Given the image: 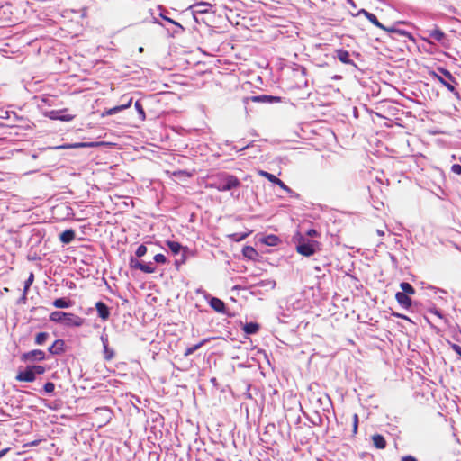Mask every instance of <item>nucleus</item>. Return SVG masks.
<instances>
[{
    "label": "nucleus",
    "instance_id": "1",
    "mask_svg": "<svg viewBox=\"0 0 461 461\" xmlns=\"http://www.w3.org/2000/svg\"><path fill=\"white\" fill-rule=\"evenodd\" d=\"M429 75L439 81L445 87L447 88L451 93H453L456 96H459L458 91L456 89V86L457 85V81L454 77V76L446 68H438V72L430 71Z\"/></svg>",
    "mask_w": 461,
    "mask_h": 461
},
{
    "label": "nucleus",
    "instance_id": "2",
    "mask_svg": "<svg viewBox=\"0 0 461 461\" xmlns=\"http://www.w3.org/2000/svg\"><path fill=\"white\" fill-rule=\"evenodd\" d=\"M219 176L221 177L219 181L208 184L206 186L216 189L219 192H226L240 185V180L233 175L221 174Z\"/></svg>",
    "mask_w": 461,
    "mask_h": 461
},
{
    "label": "nucleus",
    "instance_id": "3",
    "mask_svg": "<svg viewBox=\"0 0 461 461\" xmlns=\"http://www.w3.org/2000/svg\"><path fill=\"white\" fill-rule=\"evenodd\" d=\"M46 371L43 366H27L23 371H19L15 376L18 382L32 383L36 379V375H42Z\"/></svg>",
    "mask_w": 461,
    "mask_h": 461
},
{
    "label": "nucleus",
    "instance_id": "4",
    "mask_svg": "<svg viewBox=\"0 0 461 461\" xmlns=\"http://www.w3.org/2000/svg\"><path fill=\"white\" fill-rule=\"evenodd\" d=\"M319 249L320 243L318 241L305 240L304 238H301L299 244L296 246V251L304 257H311Z\"/></svg>",
    "mask_w": 461,
    "mask_h": 461
},
{
    "label": "nucleus",
    "instance_id": "5",
    "mask_svg": "<svg viewBox=\"0 0 461 461\" xmlns=\"http://www.w3.org/2000/svg\"><path fill=\"white\" fill-rule=\"evenodd\" d=\"M428 37L431 38L435 41L439 42L444 48H449V40L446 33L438 26H435L431 30H427Z\"/></svg>",
    "mask_w": 461,
    "mask_h": 461
},
{
    "label": "nucleus",
    "instance_id": "6",
    "mask_svg": "<svg viewBox=\"0 0 461 461\" xmlns=\"http://www.w3.org/2000/svg\"><path fill=\"white\" fill-rule=\"evenodd\" d=\"M129 265L131 269H140V271L147 273V274H152L156 271V267H154V265L151 262H149V263L140 262L134 258H130Z\"/></svg>",
    "mask_w": 461,
    "mask_h": 461
},
{
    "label": "nucleus",
    "instance_id": "7",
    "mask_svg": "<svg viewBox=\"0 0 461 461\" xmlns=\"http://www.w3.org/2000/svg\"><path fill=\"white\" fill-rule=\"evenodd\" d=\"M46 358L45 352L41 349H33L22 354L21 360L23 362L43 361Z\"/></svg>",
    "mask_w": 461,
    "mask_h": 461
},
{
    "label": "nucleus",
    "instance_id": "8",
    "mask_svg": "<svg viewBox=\"0 0 461 461\" xmlns=\"http://www.w3.org/2000/svg\"><path fill=\"white\" fill-rule=\"evenodd\" d=\"M85 323V319L73 312H66L64 326L69 328H79Z\"/></svg>",
    "mask_w": 461,
    "mask_h": 461
},
{
    "label": "nucleus",
    "instance_id": "9",
    "mask_svg": "<svg viewBox=\"0 0 461 461\" xmlns=\"http://www.w3.org/2000/svg\"><path fill=\"white\" fill-rule=\"evenodd\" d=\"M247 100H250L253 103H280L282 98L279 96L260 95L248 97Z\"/></svg>",
    "mask_w": 461,
    "mask_h": 461
},
{
    "label": "nucleus",
    "instance_id": "10",
    "mask_svg": "<svg viewBox=\"0 0 461 461\" xmlns=\"http://www.w3.org/2000/svg\"><path fill=\"white\" fill-rule=\"evenodd\" d=\"M95 309L98 316L103 321H107L110 317V310L108 306L102 301H99L95 303Z\"/></svg>",
    "mask_w": 461,
    "mask_h": 461
},
{
    "label": "nucleus",
    "instance_id": "11",
    "mask_svg": "<svg viewBox=\"0 0 461 461\" xmlns=\"http://www.w3.org/2000/svg\"><path fill=\"white\" fill-rule=\"evenodd\" d=\"M395 299L397 303L405 309H409L411 306V299L410 295L406 294L405 293L397 292L395 294Z\"/></svg>",
    "mask_w": 461,
    "mask_h": 461
},
{
    "label": "nucleus",
    "instance_id": "12",
    "mask_svg": "<svg viewBox=\"0 0 461 461\" xmlns=\"http://www.w3.org/2000/svg\"><path fill=\"white\" fill-rule=\"evenodd\" d=\"M131 102H132V99L131 98L127 104H122V105H117V106H114L113 108H110V109H106L105 111L103 112L102 113V117H104V116H109V115H113V114H115L122 110H125L129 107H131Z\"/></svg>",
    "mask_w": 461,
    "mask_h": 461
},
{
    "label": "nucleus",
    "instance_id": "13",
    "mask_svg": "<svg viewBox=\"0 0 461 461\" xmlns=\"http://www.w3.org/2000/svg\"><path fill=\"white\" fill-rule=\"evenodd\" d=\"M359 14H362L372 24H374L377 28L385 29V26L378 21V19L376 18V16L374 14H372L365 9H361L359 11Z\"/></svg>",
    "mask_w": 461,
    "mask_h": 461
},
{
    "label": "nucleus",
    "instance_id": "14",
    "mask_svg": "<svg viewBox=\"0 0 461 461\" xmlns=\"http://www.w3.org/2000/svg\"><path fill=\"white\" fill-rule=\"evenodd\" d=\"M209 304L217 312L223 313L225 312L226 306L224 302L217 297H212L209 301Z\"/></svg>",
    "mask_w": 461,
    "mask_h": 461
},
{
    "label": "nucleus",
    "instance_id": "15",
    "mask_svg": "<svg viewBox=\"0 0 461 461\" xmlns=\"http://www.w3.org/2000/svg\"><path fill=\"white\" fill-rule=\"evenodd\" d=\"M65 342L63 339H56L49 348V352L53 355H59L64 352Z\"/></svg>",
    "mask_w": 461,
    "mask_h": 461
},
{
    "label": "nucleus",
    "instance_id": "16",
    "mask_svg": "<svg viewBox=\"0 0 461 461\" xmlns=\"http://www.w3.org/2000/svg\"><path fill=\"white\" fill-rule=\"evenodd\" d=\"M73 304H74L73 301L64 298V297L57 298L52 303V305L58 309H67V308L71 307Z\"/></svg>",
    "mask_w": 461,
    "mask_h": 461
},
{
    "label": "nucleus",
    "instance_id": "17",
    "mask_svg": "<svg viewBox=\"0 0 461 461\" xmlns=\"http://www.w3.org/2000/svg\"><path fill=\"white\" fill-rule=\"evenodd\" d=\"M65 317H66V312H61V311L52 312L49 316L50 321L59 323V324H64Z\"/></svg>",
    "mask_w": 461,
    "mask_h": 461
},
{
    "label": "nucleus",
    "instance_id": "18",
    "mask_svg": "<svg viewBox=\"0 0 461 461\" xmlns=\"http://www.w3.org/2000/svg\"><path fill=\"white\" fill-rule=\"evenodd\" d=\"M372 441H373L374 446L377 449H384L386 447V445H387L386 440H385L384 437L381 434L373 435Z\"/></svg>",
    "mask_w": 461,
    "mask_h": 461
},
{
    "label": "nucleus",
    "instance_id": "19",
    "mask_svg": "<svg viewBox=\"0 0 461 461\" xmlns=\"http://www.w3.org/2000/svg\"><path fill=\"white\" fill-rule=\"evenodd\" d=\"M336 56L339 61L344 64H351L352 60L350 59L349 52L343 49H339L336 50Z\"/></svg>",
    "mask_w": 461,
    "mask_h": 461
},
{
    "label": "nucleus",
    "instance_id": "20",
    "mask_svg": "<svg viewBox=\"0 0 461 461\" xmlns=\"http://www.w3.org/2000/svg\"><path fill=\"white\" fill-rule=\"evenodd\" d=\"M76 233L73 230H66L59 235V240L64 244H68L74 240Z\"/></svg>",
    "mask_w": 461,
    "mask_h": 461
},
{
    "label": "nucleus",
    "instance_id": "21",
    "mask_svg": "<svg viewBox=\"0 0 461 461\" xmlns=\"http://www.w3.org/2000/svg\"><path fill=\"white\" fill-rule=\"evenodd\" d=\"M261 242L267 246H276L280 242V239L276 235L269 234L261 239Z\"/></svg>",
    "mask_w": 461,
    "mask_h": 461
},
{
    "label": "nucleus",
    "instance_id": "22",
    "mask_svg": "<svg viewBox=\"0 0 461 461\" xmlns=\"http://www.w3.org/2000/svg\"><path fill=\"white\" fill-rule=\"evenodd\" d=\"M212 5L205 2L196 3L192 5L195 13L198 14H206L208 12L209 7Z\"/></svg>",
    "mask_w": 461,
    "mask_h": 461
},
{
    "label": "nucleus",
    "instance_id": "23",
    "mask_svg": "<svg viewBox=\"0 0 461 461\" xmlns=\"http://www.w3.org/2000/svg\"><path fill=\"white\" fill-rule=\"evenodd\" d=\"M166 244L174 255L178 254L183 249L182 245L177 241L167 240Z\"/></svg>",
    "mask_w": 461,
    "mask_h": 461
},
{
    "label": "nucleus",
    "instance_id": "24",
    "mask_svg": "<svg viewBox=\"0 0 461 461\" xmlns=\"http://www.w3.org/2000/svg\"><path fill=\"white\" fill-rule=\"evenodd\" d=\"M258 330H259V324H258L256 322L246 323L245 326L243 327V330L247 334H255L258 331Z\"/></svg>",
    "mask_w": 461,
    "mask_h": 461
},
{
    "label": "nucleus",
    "instance_id": "25",
    "mask_svg": "<svg viewBox=\"0 0 461 461\" xmlns=\"http://www.w3.org/2000/svg\"><path fill=\"white\" fill-rule=\"evenodd\" d=\"M208 341V339H204L203 340H201L199 343L192 346V347H189L185 349V356L187 357L189 355H192L194 351H196L197 349H199L202 346H203L206 342Z\"/></svg>",
    "mask_w": 461,
    "mask_h": 461
},
{
    "label": "nucleus",
    "instance_id": "26",
    "mask_svg": "<svg viewBox=\"0 0 461 461\" xmlns=\"http://www.w3.org/2000/svg\"><path fill=\"white\" fill-rule=\"evenodd\" d=\"M400 287L402 289V293H405L406 294L408 295H413L415 294V289L413 288V286L407 283V282H402L400 284Z\"/></svg>",
    "mask_w": 461,
    "mask_h": 461
},
{
    "label": "nucleus",
    "instance_id": "27",
    "mask_svg": "<svg viewBox=\"0 0 461 461\" xmlns=\"http://www.w3.org/2000/svg\"><path fill=\"white\" fill-rule=\"evenodd\" d=\"M384 31L390 32H395L399 35L405 36L409 39H412L411 34L404 30L396 29L394 27H386L385 29H383Z\"/></svg>",
    "mask_w": 461,
    "mask_h": 461
},
{
    "label": "nucleus",
    "instance_id": "28",
    "mask_svg": "<svg viewBox=\"0 0 461 461\" xmlns=\"http://www.w3.org/2000/svg\"><path fill=\"white\" fill-rule=\"evenodd\" d=\"M33 281H34V274L32 272V273H30L29 277L27 278V280L24 283V288H23V298L26 297L29 288L32 285V284L33 283Z\"/></svg>",
    "mask_w": 461,
    "mask_h": 461
},
{
    "label": "nucleus",
    "instance_id": "29",
    "mask_svg": "<svg viewBox=\"0 0 461 461\" xmlns=\"http://www.w3.org/2000/svg\"><path fill=\"white\" fill-rule=\"evenodd\" d=\"M258 173L259 176L267 178L268 181H270L273 184H276V181H278V178L275 175H273V174H271L269 172H267V171H264V170H259Z\"/></svg>",
    "mask_w": 461,
    "mask_h": 461
},
{
    "label": "nucleus",
    "instance_id": "30",
    "mask_svg": "<svg viewBox=\"0 0 461 461\" xmlns=\"http://www.w3.org/2000/svg\"><path fill=\"white\" fill-rule=\"evenodd\" d=\"M49 338L48 332H39L35 337V343L37 345H42L46 342Z\"/></svg>",
    "mask_w": 461,
    "mask_h": 461
},
{
    "label": "nucleus",
    "instance_id": "31",
    "mask_svg": "<svg viewBox=\"0 0 461 461\" xmlns=\"http://www.w3.org/2000/svg\"><path fill=\"white\" fill-rule=\"evenodd\" d=\"M134 106L140 115V120L144 121L146 119V113L140 101H136Z\"/></svg>",
    "mask_w": 461,
    "mask_h": 461
},
{
    "label": "nucleus",
    "instance_id": "32",
    "mask_svg": "<svg viewBox=\"0 0 461 461\" xmlns=\"http://www.w3.org/2000/svg\"><path fill=\"white\" fill-rule=\"evenodd\" d=\"M359 418L357 413L352 416V436H356L358 429Z\"/></svg>",
    "mask_w": 461,
    "mask_h": 461
},
{
    "label": "nucleus",
    "instance_id": "33",
    "mask_svg": "<svg viewBox=\"0 0 461 461\" xmlns=\"http://www.w3.org/2000/svg\"><path fill=\"white\" fill-rule=\"evenodd\" d=\"M147 250H148L147 247L142 244V245H140L138 247V249H136L135 254H136V256L138 258H141V257H143L147 253Z\"/></svg>",
    "mask_w": 461,
    "mask_h": 461
},
{
    "label": "nucleus",
    "instance_id": "34",
    "mask_svg": "<svg viewBox=\"0 0 461 461\" xmlns=\"http://www.w3.org/2000/svg\"><path fill=\"white\" fill-rule=\"evenodd\" d=\"M101 143H94V142H91V143H77V144H74L72 145L71 147H76V148H78V147H95V146H99ZM69 146H62L61 148H68Z\"/></svg>",
    "mask_w": 461,
    "mask_h": 461
},
{
    "label": "nucleus",
    "instance_id": "35",
    "mask_svg": "<svg viewBox=\"0 0 461 461\" xmlns=\"http://www.w3.org/2000/svg\"><path fill=\"white\" fill-rule=\"evenodd\" d=\"M43 389L46 393H51L54 392L55 384L52 382H48L44 384Z\"/></svg>",
    "mask_w": 461,
    "mask_h": 461
},
{
    "label": "nucleus",
    "instance_id": "36",
    "mask_svg": "<svg viewBox=\"0 0 461 461\" xmlns=\"http://www.w3.org/2000/svg\"><path fill=\"white\" fill-rule=\"evenodd\" d=\"M154 260L157 262V263H159V264H165L167 263V258L165 257V255L163 254H156L154 256Z\"/></svg>",
    "mask_w": 461,
    "mask_h": 461
},
{
    "label": "nucleus",
    "instance_id": "37",
    "mask_svg": "<svg viewBox=\"0 0 461 461\" xmlns=\"http://www.w3.org/2000/svg\"><path fill=\"white\" fill-rule=\"evenodd\" d=\"M247 236H249V233H244V234H238V233H235V234H232V235H231V238H232L235 241H240V240H244Z\"/></svg>",
    "mask_w": 461,
    "mask_h": 461
},
{
    "label": "nucleus",
    "instance_id": "38",
    "mask_svg": "<svg viewBox=\"0 0 461 461\" xmlns=\"http://www.w3.org/2000/svg\"><path fill=\"white\" fill-rule=\"evenodd\" d=\"M451 171L456 175H461V166L459 164L452 165Z\"/></svg>",
    "mask_w": 461,
    "mask_h": 461
},
{
    "label": "nucleus",
    "instance_id": "39",
    "mask_svg": "<svg viewBox=\"0 0 461 461\" xmlns=\"http://www.w3.org/2000/svg\"><path fill=\"white\" fill-rule=\"evenodd\" d=\"M276 185H277L280 188H282L285 191H287V192L291 191V189L279 178H278V181H276Z\"/></svg>",
    "mask_w": 461,
    "mask_h": 461
},
{
    "label": "nucleus",
    "instance_id": "40",
    "mask_svg": "<svg viewBox=\"0 0 461 461\" xmlns=\"http://www.w3.org/2000/svg\"><path fill=\"white\" fill-rule=\"evenodd\" d=\"M451 348L461 357V346L457 344H452Z\"/></svg>",
    "mask_w": 461,
    "mask_h": 461
},
{
    "label": "nucleus",
    "instance_id": "41",
    "mask_svg": "<svg viewBox=\"0 0 461 461\" xmlns=\"http://www.w3.org/2000/svg\"><path fill=\"white\" fill-rule=\"evenodd\" d=\"M306 234L310 237H317L319 235L318 231L314 229L308 230Z\"/></svg>",
    "mask_w": 461,
    "mask_h": 461
},
{
    "label": "nucleus",
    "instance_id": "42",
    "mask_svg": "<svg viewBox=\"0 0 461 461\" xmlns=\"http://www.w3.org/2000/svg\"><path fill=\"white\" fill-rule=\"evenodd\" d=\"M393 315L397 317V318H400V319H403V320H406V321H411L410 318L407 317L406 315L404 314H402V313H398V312H393Z\"/></svg>",
    "mask_w": 461,
    "mask_h": 461
},
{
    "label": "nucleus",
    "instance_id": "43",
    "mask_svg": "<svg viewBox=\"0 0 461 461\" xmlns=\"http://www.w3.org/2000/svg\"><path fill=\"white\" fill-rule=\"evenodd\" d=\"M57 118L61 120V121L68 122V121H71L74 118V116H72V115H64V116H60V117H57Z\"/></svg>",
    "mask_w": 461,
    "mask_h": 461
},
{
    "label": "nucleus",
    "instance_id": "44",
    "mask_svg": "<svg viewBox=\"0 0 461 461\" xmlns=\"http://www.w3.org/2000/svg\"><path fill=\"white\" fill-rule=\"evenodd\" d=\"M401 461H417V459L412 456H405L402 457Z\"/></svg>",
    "mask_w": 461,
    "mask_h": 461
},
{
    "label": "nucleus",
    "instance_id": "45",
    "mask_svg": "<svg viewBox=\"0 0 461 461\" xmlns=\"http://www.w3.org/2000/svg\"><path fill=\"white\" fill-rule=\"evenodd\" d=\"M41 440H33L32 442H29L25 444V447H34L37 446L40 443Z\"/></svg>",
    "mask_w": 461,
    "mask_h": 461
},
{
    "label": "nucleus",
    "instance_id": "46",
    "mask_svg": "<svg viewBox=\"0 0 461 461\" xmlns=\"http://www.w3.org/2000/svg\"><path fill=\"white\" fill-rule=\"evenodd\" d=\"M9 450H10L9 447L0 450V458L3 457L5 455H6L9 452Z\"/></svg>",
    "mask_w": 461,
    "mask_h": 461
},
{
    "label": "nucleus",
    "instance_id": "47",
    "mask_svg": "<svg viewBox=\"0 0 461 461\" xmlns=\"http://www.w3.org/2000/svg\"><path fill=\"white\" fill-rule=\"evenodd\" d=\"M421 39H422V41H424L428 42L429 44H432V43H433V41H430V40H429V38H427V37H421Z\"/></svg>",
    "mask_w": 461,
    "mask_h": 461
},
{
    "label": "nucleus",
    "instance_id": "48",
    "mask_svg": "<svg viewBox=\"0 0 461 461\" xmlns=\"http://www.w3.org/2000/svg\"><path fill=\"white\" fill-rule=\"evenodd\" d=\"M246 249L251 253H255V249L252 247H247Z\"/></svg>",
    "mask_w": 461,
    "mask_h": 461
},
{
    "label": "nucleus",
    "instance_id": "49",
    "mask_svg": "<svg viewBox=\"0 0 461 461\" xmlns=\"http://www.w3.org/2000/svg\"><path fill=\"white\" fill-rule=\"evenodd\" d=\"M377 234H378L379 236H384V232L383 230H377Z\"/></svg>",
    "mask_w": 461,
    "mask_h": 461
},
{
    "label": "nucleus",
    "instance_id": "50",
    "mask_svg": "<svg viewBox=\"0 0 461 461\" xmlns=\"http://www.w3.org/2000/svg\"><path fill=\"white\" fill-rule=\"evenodd\" d=\"M348 3L353 4V0H346Z\"/></svg>",
    "mask_w": 461,
    "mask_h": 461
}]
</instances>
